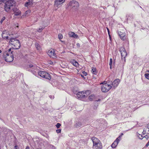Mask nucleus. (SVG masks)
<instances>
[{
  "instance_id": "1",
  "label": "nucleus",
  "mask_w": 149,
  "mask_h": 149,
  "mask_svg": "<svg viewBox=\"0 0 149 149\" xmlns=\"http://www.w3.org/2000/svg\"><path fill=\"white\" fill-rule=\"evenodd\" d=\"M15 2L13 0H5V10L8 13L10 12L11 7L15 6Z\"/></svg>"
},
{
  "instance_id": "2",
  "label": "nucleus",
  "mask_w": 149,
  "mask_h": 149,
  "mask_svg": "<svg viewBox=\"0 0 149 149\" xmlns=\"http://www.w3.org/2000/svg\"><path fill=\"white\" fill-rule=\"evenodd\" d=\"M15 52L13 51L11 52L10 54L8 53H4L3 58L5 61L8 62H11L14 60V55H15Z\"/></svg>"
},
{
  "instance_id": "3",
  "label": "nucleus",
  "mask_w": 149,
  "mask_h": 149,
  "mask_svg": "<svg viewBox=\"0 0 149 149\" xmlns=\"http://www.w3.org/2000/svg\"><path fill=\"white\" fill-rule=\"evenodd\" d=\"M38 73L39 75L41 77L50 80L51 79V76L48 73L46 72L40 71L38 72Z\"/></svg>"
},
{
  "instance_id": "4",
  "label": "nucleus",
  "mask_w": 149,
  "mask_h": 149,
  "mask_svg": "<svg viewBox=\"0 0 149 149\" xmlns=\"http://www.w3.org/2000/svg\"><path fill=\"white\" fill-rule=\"evenodd\" d=\"M86 94V93L84 92V91L79 92L77 94V97L80 100L84 101L87 97Z\"/></svg>"
},
{
  "instance_id": "5",
  "label": "nucleus",
  "mask_w": 149,
  "mask_h": 149,
  "mask_svg": "<svg viewBox=\"0 0 149 149\" xmlns=\"http://www.w3.org/2000/svg\"><path fill=\"white\" fill-rule=\"evenodd\" d=\"M69 5L74 10H77L79 6V3L75 0L71 1L69 3Z\"/></svg>"
},
{
  "instance_id": "6",
  "label": "nucleus",
  "mask_w": 149,
  "mask_h": 149,
  "mask_svg": "<svg viewBox=\"0 0 149 149\" xmlns=\"http://www.w3.org/2000/svg\"><path fill=\"white\" fill-rule=\"evenodd\" d=\"M111 88L112 86L110 84H103L101 86V91L103 93H106Z\"/></svg>"
},
{
  "instance_id": "7",
  "label": "nucleus",
  "mask_w": 149,
  "mask_h": 149,
  "mask_svg": "<svg viewBox=\"0 0 149 149\" xmlns=\"http://www.w3.org/2000/svg\"><path fill=\"white\" fill-rule=\"evenodd\" d=\"M17 38L16 37H15V38H11L10 40V43L11 44V42H13L15 41H18V42H17V43L19 44V46H18V48H16L15 47V48H13V49H17L20 48L21 47V44L20 41L18 39H16Z\"/></svg>"
},
{
  "instance_id": "8",
  "label": "nucleus",
  "mask_w": 149,
  "mask_h": 149,
  "mask_svg": "<svg viewBox=\"0 0 149 149\" xmlns=\"http://www.w3.org/2000/svg\"><path fill=\"white\" fill-rule=\"evenodd\" d=\"M120 82V80L119 79H115L111 84L112 85V89H114L118 85Z\"/></svg>"
},
{
  "instance_id": "9",
  "label": "nucleus",
  "mask_w": 149,
  "mask_h": 149,
  "mask_svg": "<svg viewBox=\"0 0 149 149\" xmlns=\"http://www.w3.org/2000/svg\"><path fill=\"white\" fill-rule=\"evenodd\" d=\"M118 35L120 38L124 41L126 40L127 36L126 35V33L124 32H122L121 31H118Z\"/></svg>"
},
{
  "instance_id": "10",
  "label": "nucleus",
  "mask_w": 149,
  "mask_h": 149,
  "mask_svg": "<svg viewBox=\"0 0 149 149\" xmlns=\"http://www.w3.org/2000/svg\"><path fill=\"white\" fill-rule=\"evenodd\" d=\"M55 51L53 50H49L48 52V55L53 58H55L56 57V55L55 53Z\"/></svg>"
},
{
  "instance_id": "11",
  "label": "nucleus",
  "mask_w": 149,
  "mask_h": 149,
  "mask_svg": "<svg viewBox=\"0 0 149 149\" xmlns=\"http://www.w3.org/2000/svg\"><path fill=\"white\" fill-rule=\"evenodd\" d=\"M93 147L94 149H102V143L100 142L97 143L96 145H93Z\"/></svg>"
},
{
  "instance_id": "12",
  "label": "nucleus",
  "mask_w": 149,
  "mask_h": 149,
  "mask_svg": "<svg viewBox=\"0 0 149 149\" xmlns=\"http://www.w3.org/2000/svg\"><path fill=\"white\" fill-rule=\"evenodd\" d=\"M12 10L14 13L15 15L18 16L21 14V12L17 8L14 7L12 9Z\"/></svg>"
},
{
  "instance_id": "13",
  "label": "nucleus",
  "mask_w": 149,
  "mask_h": 149,
  "mask_svg": "<svg viewBox=\"0 0 149 149\" xmlns=\"http://www.w3.org/2000/svg\"><path fill=\"white\" fill-rule=\"evenodd\" d=\"M83 125V123L81 121H76L75 122V123L74 125V127L76 128H78L81 127Z\"/></svg>"
},
{
  "instance_id": "14",
  "label": "nucleus",
  "mask_w": 149,
  "mask_h": 149,
  "mask_svg": "<svg viewBox=\"0 0 149 149\" xmlns=\"http://www.w3.org/2000/svg\"><path fill=\"white\" fill-rule=\"evenodd\" d=\"M65 0H56L55 1V5L58 7L59 5L63 3Z\"/></svg>"
},
{
  "instance_id": "15",
  "label": "nucleus",
  "mask_w": 149,
  "mask_h": 149,
  "mask_svg": "<svg viewBox=\"0 0 149 149\" xmlns=\"http://www.w3.org/2000/svg\"><path fill=\"white\" fill-rule=\"evenodd\" d=\"M91 139L93 142V145H96L97 143H98L101 142L98 139L95 137H92L91 138Z\"/></svg>"
},
{
  "instance_id": "16",
  "label": "nucleus",
  "mask_w": 149,
  "mask_h": 149,
  "mask_svg": "<svg viewBox=\"0 0 149 149\" xmlns=\"http://www.w3.org/2000/svg\"><path fill=\"white\" fill-rule=\"evenodd\" d=\"M68 35L70 37H73L75 38H76L78 37V36L75 34L74 32H69L68 33Z\"/></svg>"
},
{
  "instance_id": "17",
  "label": "nucleus",
  "mask_w": 149,
  "mask_h": 149,
  "mask_svg": "<svg viewBox=\"0 0 149 149\" xmlns=\"http://www.w3.org/2000/svg\"><path fill=\"white\" fill-rule=\"evenodd\" d=\"M70 63L74 66L77 67L79 65L78 63L74 60H73L70 62Z\"/></svg>"
},
{
  "instance_id": "18",
  "label": "nucleus",
  "mask_w": 149,
  "mask_h": 149,
  "mask_svg": "<svg viewBox=\"0 0 149 149\" xmlns=\"http://www.w3.org/2000/svg\"><path fill=\"white\" fill-rule=\"evenodd\" d=\"M121 54L122 58H125V57L127 55V53L126 50H125L124 51L121 52Z\"/></svg>"
},
{
  "instance_id": "19",
  "label": "nucleus",
  "mask_w": 149,
  "mask_h": 149,
  "mask_svg": "<svg viewBox=\"0 0 149 149\" xmlns=\"http://www.w3.org/2000/svg\"><path fill=\"white\" fill-rule=\"evenodd\" d=\"M35 47L38 50L40 51L41 50V47L39 44L37 42H36L35 43Z\"/></svg>"
},
{
  "instance_id": "20",
  "label": "nucleus",
  "mask_w": 149,
  "mask_h": 149,
  "mask_svg": "<svg viewBox=\"0 0 149 149\" xmlns=\"http://www.w3.org/2000/svg\"><path fill=\"white\" fill-rule=\"evenodd\" d=\"M126 17L127 20H128V19H133V15L131 14L127 15H126Z\"/></svg>"
},
{
  "instance_id": "21",
  "label": "nucleus",
  "mask_w": 149,
  "mask_h": 149,
  "mask_svg": "<svg viewBox=\"0 0 149 149\" xmlns=\"http://www.w3.org/2000/svg\"><path fill=\"white\" fill-rule=\"evenodd\" d=\"M101 100L100 99H98L97 100H96L95 102V105L93 107V108L94 109H96L97 107V106H98V104L97 103V102L98 101H100Z\"/></svg>"
},
{
  "instance_id": "22",
  "label": "nucleus",
  "mask_w": 149,
  "mask_h": 149,
  "mask_svg": "<svg viewBox=\"0 0 149 149\" xmlns=\"http://www.w3.org/2000/svg\"><path fill=\"white\" fill-rule=\"evenodd\" d=\"M91 72L93 74L96 75L97 73L96 68H95L92 67V68Z\"/></svg>"
},
{
  "instance_id": "23",
  "label": "nucleus",
  "mask_w": 149,
  "mask_h": 149,
  "mask_svg": "<svg viewBox=\"0 0 149 149\" xmlns=\"http://www.w3.org/2000/svg\"><path fill=\"white\" fill-rule=\"evenodd\" d=\"M28 67L30 68H32V69H34L35 70H36V68H37L36 66L35 65H34L32 64H31L29 65Z\"/></svg>"
},
{
  "instance_id": "24",
  "label": "nucleus",
  "mask_w": 149,
  "mask_h": 149,
  "mask_svg": "<svg viewBox=\"0 0 149 149\" xmlns=\"http://www.w3.org/2000/svg\"><path fill=\"white\" fill-rule=\"evenodd\" d=\"M118 144L116 142V141H114L111 145V147L113 148H115Z\"/></svg>"
},
{
  "instance_id": "25",
  "label": "nucleus",
  "mask_w": 149,
  "mask_h": 149,
  "mask_svg": "<svg viewBox=\"0 0 149 149\" xmlns=\"http://www.w3.org/2000/svg\"><path fill=\"white\" fill-rule=\"evenodd\" d=\"M125 50V49L123 47H120L119 49V51L120 52V53L124 51Z\"/></svg>"
},
{
  "instance_id": "26",
  "label": "nucleus",
  "mask_w": 149,
  "mask_h": 149,
  "mask_svg": "<svg viewBox=\"0 0 149 149\" xmlns=\"http://www.w3.org/2000/svg\"><path fill=\"white\" fill-rule=\"evenodd\" d=\"M31 4V2H29L28 1L26 2L24 4V6L25 7H27L29 6H30Z\"/></svg>"
},
{
  "instance_id": "27",
  "label": "nucleus",
  "mask_w": 149,
  "mask_h": 149,
  "mask_svg": "<svg viewBox=\"0 0 149 149\" xmlns=\"http://www.w3.org/2000/svg\"><path fill=\"white\" fill-rule=\"evenodd\" d=\"M113 63V61L112 58H110V61H109V65H110V69H112V64Z\"/></svg>"
},
{
  "instance_id": "28",
  "label": "nucleus",
  "mask_w": 149,
  "mask_h": 149,
  "mask_svg": "<svg viewBox=\"0 0 149 149\" xmlns=\"http://www.w3.org/2000/svg\"><path fill=\"white\" fill-rule=\"evenodd\" d=\"M30 71L33 74H35L37 72V71L38 70L37 69L36 70H35L34 69L33 70V69H32Z\"/></svg>"
},
{
  "instance_id": "29",
  "label": "nucleus",
  "mask_w": 149,
  "mask_h": 149,
  "mask_svg": "<svg viewBox=\"0 0 149 149\" xmlns=\"http://www.w3.org/2000/svg\"><path fill=\"white\" fill-rule=\"evenodd\" d=\"M94 95H91L90 96L88 97V99L90 100V101H92L93 100V98L94 97Z\"/></svg>"
},
{
  "instance_id": "30",
  "label": "nucleus",
  "mask_w": 149,
  "mask_h": 149,
  "mask_svg": "<svg viewBox=\"0 0 149 149\" xmlns=\"http://www.w3.org/2000/svg\"><path fill=\"white\" fill-rule=\"evenodd\" d=\"M13 47H12V48H10V49H8V50L7 51H6L5 52H4V53H10H10L11 52V49H13Z\"/></svg>"
},
{
  "instance_id": "31",
  "label": "nucleus",
  "mask_w": 149,
  "mask_h": 149,
  "mask_svg": "<svg viewBox=\"0 0 149 149\" xmlns=\"http://www.w3.org/2000/svg\"><path fill=\"white\" fill-rule=\"evenodd\" d=\"M58 37L59 39H62L63 38V36L61 34H59L58 35Z\"/></svg>"
},
{
  "instance_id": "32",
  "label": "nucleus",
  "mask_w": 149,
  "mask_h": 149,
  "mask_svg": "<svg viewBox=\"0 0 149 149\" xmlns=\"http://www.w3.org/2000/svg\"><path fill=\"white\" fill-rule=\"evenodd\" d=\"M145 77L146 78L148 79H149V74L146 73L145 74Z\"/></svg>"
},
{
  "instance_id": "33",
  "label": "nucleus",
  "mask_w": 149,
  "mask_h": 149,
  "mask_svg": "<svg viewBox=\"0 0 149 149\" xmlns=\"http://www.w3.org/2000/svg\"><path fill=\"white\" fill-rule=\"evenodd\" d=\"M61 125L60 123H58L56 125V128H57L58 129V128H59L60 127Z\"/></svg>"
},
{
  "instance_id": "34",
  "label": "nucleus",
  "mask_w": 149,
  "mask_h": 149,
  "mask_svg": "<svg viewBox=\"0 0 149 149\" xmlns=\"http://www.w3.org/2000/svg\"><path fill=\"white\" fill-rule=\"evenodd\" d=\"M6 18L5 17H3L1 19V20L0 21V22L1 24H2L3 22L5 20Z\"/></svg>"
},
{
  "instance_id": "35",
  "label": "nucleus",
  "mask_w": 149,
  "mask_h": 149,
  "mask_svg": "<svg viewBox=\"0 0 149 149\" xmlns=\"http://www.w3.org/2000/svg\"><path fill=\"white\" fill-rule=\"evenodd\" d=\"M107 31H108V33L109 34V37L110 38V39H111V35H110V31H109V29H108V28H107Z\"/></svg>"
},
{
  "instance_id": "36",
  "label": "nucleus",
  "mask_w": 149,
  "mask_h": 149,
  "mask_svg": "<svg viewBox=\"0 0 149 149\" xmlns=\"http://www.w3.org/2000/svg\"><path fill=\"white\" fill-rule=\"evenodd\" d=\"M31 11L30 10H29L25 12V14L26 15H28L30 13Z\"/></svg>"
},
{
  "instance_id": "37",
  "label": "nucleus",
  "mask_w": 149,
  "mask_h": 149,
  "mask_svg": "<svg viewBox=\"0 0 149 149\" xmlns=\"http://www.w3.org/2000/svg\"><path fill=\"white\" fill-rule=\"evenodd\" d=\"M44 29V27L40 28L38 29V30L37 31H38L39 32H41Z\"/></svg>"
},
{
  "instance_id": "38",
  "label": "nucleus",
  "mask_w": 149,
  "mask_h": 149,
  "mask_svg": "<svg viewBox=\"0 0 149 149\" xmlns=\"http://www.w3.org/2000/svg\"><path fill=\"white\" fill-rule=\"evenodd\" d=\"M138 136L141 139H142L143 138V136L139 134V135H138Z\"/></svg>"
},
{
  "instance_id": "39",
  "label": "nucleus",
  "mask_w": 149,
  "mask_h": 149,
  "mask_svg": "<svg viewBox=\"0 0 149 149\" xmlns=\"http://www.w3.org/2000/svg\"><path fill=\"white\" fill-rule=\"evenodd\" d=\"M120 140L118 139V138H117L116 140L114 141H116V142L118 144Z\"/></svg>"
},
{
  "instance_id": "40",
  "label": "nucleus",
  "mask_w": 149,
  "mask_h": 149,
  "mask_svg": "<svg viewBox=\"0 0 149 149\" xmlns=\"http://www.w3.org/2000/svg\"><path fill=\"white\" fill-rule=\"evenodd\" d=\"M61 129H57L56 130V132L57 133H60L61 132Z\"/></svg>"
},
{
  "instance_id": "41",
  "label": "nucleus",
  "mask_w": 149,
  "mask_h": 149,
  "mask_svg": "<svg viewBox=\"0 0 149 149\" xmlns=\"http://www.w3.org/2000/svg\"><path fill=\"white\" fill-rule=\"evenodd\" d=\"M14 149H19V147L17 145H15L14 148Z\"/></svg>"
},
{
  "instance_id": "42",
  "label": "nucleus",
  "mask_w": 149,
  "mask_h": 149,
  "mask_svg": "<svg viewBox=\"0 0 149 149\" xmlns=\"http://www.w3.org/2000/svg\"><path fill=\"white\" fill-rule=\"evenodd\" d=\"M82 73H83V75L85 76H86L87 75V73L84 71H83Z\"/></svg>"
},
{
  "instance_id": "43",
  "label": "nucleus",
  "mask_w": 149,
  "mask_h": 149,
  "mask_svg": "<svg viewBox=\"0 0 149 149\" xmlns=\"http://www.w3.org/2000/svg\"><path fill=\"white\" fill-rule=\"evenodd\" d=\"M4 33H3V32L2 34V37L3 39H5V37L6 36H4Z\"/></svg>"
},
{
  "instance_id": "44",
  "label": "nucleus",
  "mask_w": 149,
  "mask_h": 149,
  "mask_svg": "<svg viewBox=\"0 0 149 149\" xmlns=\"http://www.w3.org/2000/svg\"><path fill=\"white\" fill-rule=\"evenodd\" d=\"M5 2V0H0V4H1L2 2Z\"/></svg>"
},
{
  "instance_id": "45",
  "label": "nucleus",
  "mask_w": 149,
  "mask_h": 149,
  "mask_svg": "<svg viewBox=\"0 0 149 149\" xmlns=\"http://www.w3.org/2000/svg\"><path fill=\"white\" fill-rule=\"evenodd\" d=\"M143 138H146V139L147 140H148V136L147 135H146L143 137Z\"/></svg>"
},
{
  "instance_id": "46",
  "label": "nucleus",
  "mask_w": 149,
  "mask_h": 149,
  "mask_svg": "<svg viewBox=\"0 0 149 149\" xmlns=\"http://www.w3.org/2000/svg\"><path fill=\"white\" fill-rule=\"evenodd\" d=\"M76 45H77V46L78 48H79V47H80V44L79 43H77V44H76Z\"/></svg>"
},
{
  "instance_id": "47",
  "label": "nucleus",
  "mask_w": 149,
  "mask_h": 149,
  "mask_svg": "<svg viewBox=\"0 0 149 149\" xmlns=\"http://www.w3.org/2000/svg\"><path fill=\"white\" fill-rule=\"evenodd\" d=\"M11 44L12 45H13L15 47H13L14 48H15V47L16 48H17V46H16L15 44H14V43H11Z\"/></svg>"
},
{
  "instance_id": "48",
  "label": "nucleus",
  "mask_w": 149,
  "mask_h": 149,
  "mask_svg": "<svg viewBox=\"0 0 149 149\" xmlns=\"http://www.w3.org/2000/svg\"><path fill=\"white\" fill-rule=\"evenodd\" d=\"M48 63L49 64L52 65L53 64V62L51 61H50Z\"/></svg>"
},
{
  "instance_id": "49",
  "label": "nucleus",
  "mask_w": 149,
  "mask_h": 149,
  "mask_svg": "<svg viewBox=\"0 0 149 149\" xmlns=\"http://www.w3.org/2000/svg\"><path fill=\"white\" fill-rule=\"evenodd\" d=\"M84 75L83 74H81V77L84 78V79H85V77H84Z\"/></svg>"
},
{
  "instance_id": "50",
  "label": "nucleus",
  "mask_w": 149,
  "mask_h": 149,
  "mask_svg": "<svg viewBox=\"0 0 149 149\" xmlns=\"http://www.w3.org/2000/svg\"><path fill=\"white\" fill-rule=\"evenodd\" d=\"M28 1L29 2H31V4H33L32 2L33 1V0L31 1V0H28Z\"/></svg>"
},
{
  "instance_id": "51",
  "label": "nucleus",
  "mask_w": 149,
  "mask_h": 149,
  "mask_svg": "<svg viewBox=\"0 0 149 149\" xmlns=\"http://www.w3.org/2000/svg\"><path fill=\"white\" fill-rule=\"evenodd\" d=\"M148 146H149V141L146 144V147H148Z\"/></svg>"
},
{
  "instance_id": "52",
  "label": "nucleus",
  "mask_w": 149,
  "mask_h": 149,
  "mask_svg": "<svg viewBox=\"0 0 149 149\" xmlns=\"http://www.w3.org/2000/svg\"><path fill=\"white\" fill-rule=\"evenodd\" d=\"M49 97L51 99H54V97L53 96H52V95L50 96Z\"/></svg>"
},
{
  "instance_id": "53",
  "label": "nucleus",
  "mask_w": 149,
  "mask_h": 149,
  "mask_svg": "<svg viewBox=\"0 0 149 149\" xmlns=\"http://www.w3.org/2000/svg\"><path fill=\"white\" fill-rule=\"evenodd\" d=\"M123 134L122 133L121 134V135L118 137V138H120L122 135Z\"/></svg>"
},
{
  "instance_id": "54",
  "label": "nucleus",
  "mask_w": 149,
  "mask_h": 149,
  "mask_svg": "<svg viewBox=\"0 0 149 149\" xmlns=\"http://www.w3.org/2000/svg\"><path fill=\"white\" fill-rule=\"evenodd\" d=\"M143 134H146V131L145 130H143V131L142 132Z\"/></svg>"
},
{
  "instance_id": "55",
  "label": "nucleus",
  "mask_w": 149,
  "mask_h": 149,
  "mask_svg": "<svg viewBox=\"0 0 149 149\" xmlns=\"http://www.w3.org/2000/svg\"><path fill=\"white\" fill-rule=\"evenodd\" d=\"M8 38V36H6L5 37V39L7 40Z\"/></svg>"
},
{
  "instance_id": "56",
  "label": "nucleus",
  "mask_w": 149,
  "mask_h": 149,
  "mask_svg": "<svg viewBox=\"0 0 149 149\" xmlns=\"http://www.w3.org/2000/svg\"><path fill=\"white\" fill-rule=\"evenodd\" d=\"M147 128H148V129H149V123L147 125Z\"/></svg>"
},
{
  "instance_id": "57",
  "label": "nucleus",
  "mask_w": 149,
  "mask_h": 149,
  "mask_svg": "<svg viewBox=\"0 0 149 149\" xmlns=\"http://www.w3.org/2000/svg\"><path fill=\"white\" fill-rule=\"evenodd\" d=\"M115 60H114L113 61V64L114 65H115Z\"/></svg>"
},
{
  "instance_id": "58",
  "label": "nucleus",
  "mask_w": 149,
  "mask_h": 149,
  "mask_svg": "<svg viewBox=\"0 0 149 149\" xmlns=\"http://www.w3.org/2000/svg\"><path fill=\"white\" fill-rule=\"evenodd\" d=\"M138 124V123L137 124H136V125L135 126L136 127H138L137 126V125Z\"/></svg>"
},
{
  "instance_id": "59",
  "label": "nucleus",
  "mask_w": 149,
  "mask_h": 149,
  "mask_svg": "<svg viewBox=\"0 0 149 149\" xmlns=\"http://www.w3.org/2000/svg\"><path fill=\"white\" fill-rule=\"evenodd\" d=\"M1 51L0 49V54L1 53Z\"/></svg>"
},
{
  "instance_id": "60",
  "label": "nucleus",
  "mask_w": 149,
  "mask_h": 149,
  "mask_svg": "<svg viewBox=\"0 0 149 149\" xmlns=\"http://www.w3.org/2000/svg\"><path fill=\"white\" fill-rule=\"evenodd\" d=\"M36 149H42L41 148H37Z\"/></svg>"
},
{
  "instance_id": "61",
  "label": "nucleus",
  "mask_w": 149,
  "mask_h": 149,
  "mask_svg": "<svg viewBox=\"0 0 149 149\" xmlns=\"http://www.w3.org/2000/svg\"><path fill=\"white\" fill-rule=\"evenodd\" d=\"M8 35H9V36H10V34H8Z\"/></svg>"
},
{
  "instance_id": "62",
  "label": "nucleus",
  "mask_w": 149,
  "mask_h": 149,
  "mask_svg": "<svg viewBox=\"0 0 149 149\" xmlns=\"http://www.w3.org/2000/svg\"><path fill=\"white\" fill-rule=\"evenodd\" d=\"M148 132H149V129H148Z\"/></svg>"
},
{
  "instance_id": "63",
  "label": "nucleus",
  "mask_w": 149,
  "mask_h": 149,
  "mask_svg": "<svg viewBox=\"0 0 149 149\" xmlns=\"http://www.w3.org/2000/svg\"><path fill=\"white\" fill-rule=\"evenodd\" d=\"M17 27H18V26H17Z\"/></svg>"
},
{
  "instance_id": "64",
  "label": "nucleus",
  "mask_w": 149,
  "mask_h": 149,
  "mask_svg": "<svg viewBox=\"0 0 149 149\" xmlns=\"http://www.w3.org/2000/svg\"><path fill=\"white\" fill-rule=\"evenodd\" d=\"M32 0H31V1H32Z\"/></svg>"
}]
</instances>
